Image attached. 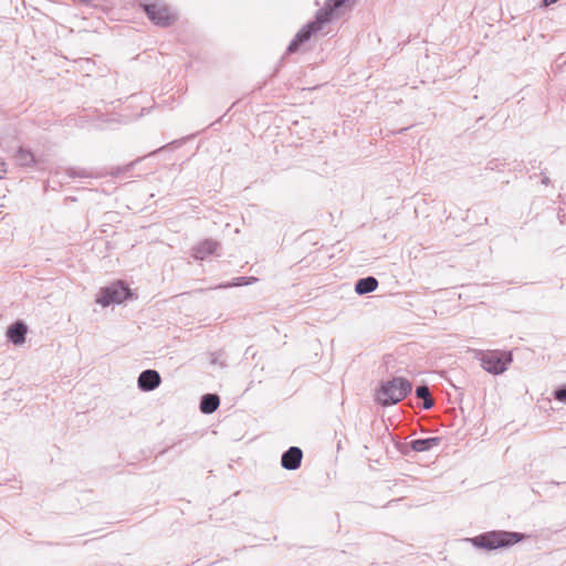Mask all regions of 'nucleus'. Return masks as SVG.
<instances>
[{
    "label": "nucleus",
    "mask_w": 566,
    "mask_h": 566,
    "mask_svg": "<svg viewBox=\"0 0 566 566\" xmlns=\"http://www.w3.org/2000/svg\"><path fill=\"white\" fill-rule=\"evenodd\" d=\"M161 384L160 374L155 369L143 370L137 378V387L143 392H149Z\"/></svg>",
    "instance_id": "nucleus-7"
},
{
    "label": "nucleus",
    "mask_w": 566,
    "mask_h": 566,
    "mask_svg": "<svg viewBox=\"0 0 566 566\" xmlns=\"http://www.w3.org/2000/svg\"><path fill=\"white\" fill-rule=\"evenodd\" d=\"M528 164H530L528 170H535V169L539 168V166H541V161H537L536 159L530 160Z\"/></svg>",
    "instance_id": "nucleus-22"
},
{
    "label": "nucleus",
    "mask_w": 566,
    "mask_h": 566,
    "mask_svg": "<svg viewBox=\"0 0 566 566\" xmlns=\"http://www.w3.org/2000/svg\"><path fill=\"white\" fill-rule=\"evenodd\" d=\"M138 7L157 27L167 28L177 20V13L164 0H138Z\"/></svg>",
    "instance_id": "nucleus-4"
},
{
    "label": "nucleus",
    "mask_w": 566,
    "mask_h": 566,
    "mask_svg": "<svg viewBox=\"0 0 566 566\" xmlns=\"http://www.w3.org/2000/svg\"><path fill=\"white\" fill-rule=\"evenodd\" d=\"M258 279L254 276H237L231 280V282L226 284H220L219 287H238L249 285L253 282H256Z\"/></svg>",
    "instance_id": "nucleus-16"
},
{
    "label": "nucleus",
    "mask_w": 566,
    "mask_h": 566,
    "mask_svg": "<svg viewBox=\"0 0 566 566\" xmlns=\"http://www.w3.org/2000/svg\"><path fill=\"white\" fill-rule=\"evenodd\" d=\"M220 406V397L217 394H205L200 398L199 410L203 415L213 413Z\"/></svg>",
    "instance_id": "nucleus-13"
},
{
    "label": "nucleus",
    "mask_w": 566,
    "mask_h": 566,
    "mask_svg": "<svg viewBox=\"0 0 566 566\" xmlns=\"http://www.w3.org/2000/svg\"><path fill=\"white\" fill-rule=\"evenodd\" d=\"M557 217L559 219V222L563 224L565 222L564 218L566 217V214L564 213V211L562 209L558 211Z\"/></svg>",
    "instance_id": "nucleus-25"
},
{
    "label": "nucleus",
    "mask_w": 566,
    "mask_h": 566,
    "mask_svg": "<svg viewBox=\"0 0 566 566\" xmlns=\"http://www.w3.org/2000/svg\"><path fill=\"white\" fill-rule=\"evenodd\" d=\"M8 172L7 163L0 159V180L4 178V175Z\"/></svg>",
    "instance_id": "nucleus-20"
},
{
    "label": "nucleus",
    "mask_w": 566,
    "mask_h": 566,
    "mask_svg": "<svg viewBox=\"0 0 566 566\" xmlns=\"http://www.w3.org/2000/svg\"><path fill=\"white\" fill-rule=\"evenodd\" d=\"M489 168L493 169V161H489Z\"/></svg>",
    "instance_id": "nucleus-27"
},
{
    "label": "nucleus",
    "mask_w": 566,
    "mask_h": 566,
    "mask_svg": "<svg viewBox=\"0 0 566 566\" xmlns=\"http://www.w3.org/2000/svg\"><path fill=\"white\" fill-rule=\"evenodd\" d=\"M303 460V451L300 447L292 446L282 453L281 467L287 471L297 470Z\"/></svg>",
    "instance_id": "nucleus-8"
},
{
    "label": "nucleus",
    "mask_w": 566,
    "mask_h": 566,
    "mask_svg": "<svg viewBox=\"0 0 566 566\" xmlns=\"http://www.w3.org/2000/svg\"><path fill=\"white\" fill-rule=\"evenodd\" d=\"M398 451L403 454V455H409L410 451H412L411 447H410V442L409 443H397L396 444Z\"/></svg>",
    "instance_id": "nucleus-19"
},
{
    "label": "nucleus",
    "mask_w": 566,
    "mask_h": 566,
    "mask_svg": "<svg viewBox=\"0 0 566 566\" xmlns=\"http://www.w3.org/2000/svg\"><path fill=\"white\" fill-rule=\"evenodd\" d=\"M552 395L557 401L566 403V384L557 386Z\"/></svg>",
    "instance_id": "nucleus-17"
},
{
    "label": "nucleus",
    "mask_w": 566,
    "mask_h": 566,
    "mask_svg": "<svg viewBox=\"0 0 566 566\" xmlns=\"http://www.w3.org/2000/svg\"><path fill=\"white\" fill-rule=\"evenodd\" d=\"M412 391V382L401 376L379 382L375 400L381 406H394L403 400Z\"/></svg>",
    "instance_id": "nucleus-3"
},
{
    "label": "nucleus",
    "mask_w": 566,
    "mask_h": 566,
    "mask_svg": "<svg viewBox=\"0 0 566 566\" xmlns=\"http://www.w3.org/2000/svg\"><path fill=\"white\" fill-rule=\"evenodd\" d=\"M379 283L375 276L368 275L355 282V292L358 295H366L377 290Z\"/></svg>",
    "instance_id": "nucleus-12"
},
{
    "label": "nucleus",
    "mask_w": 566,
    "mask_h": 566,
    "mask_svg": "<svg viewBox=\"0 0 566 566\" xmlns=\"http://www.w3.org/2000/svg\"><path fill=\"white\" fill-rule=\"evenodd\" d=\"M66 175L71 178H76V177H87L88 175L85 172L84 169H78V168H69L66 170Z\"/></svg>",
    "instance_id": "nucleus-18"
},
{
    "label": "nucleus",
    "mask_w": 566,
    "mask_h": 566,
    "mask_svg": "<svg viewBox=\"0 0 566 566\" xmlns=\"http://www.w3.org/2000/svg\"><path fill=\"white\" fill-rule=\"evenodd\" d=\"M526 538L524 533L493 530L483 532L473 537H465L462 541L470 543L474 548L485 552L506 549Z\"/></svg>",
    "instance_id": "nucleus-2"
},
{
    "label": "nucleus",
    "mask_w": 566,
    "mask_h": 566,
    "mask_svg": "<svg viewBox=\"0 0 566 566\" xmlns=\"http://www.w3.org/2000/svg\"><path fill=\"white\" fill-rule=\"evenodd\" d=\"M28 331V325L19 319L8 326L6 335L10 343L22 345L25 343Z\"/></svg>",
    "instance_id": "nucleus-11"
},
{
    "label": "nucleus",
    "mask_w": 566,
    "mask_h": 566,
    "mask_svg": "<svg viewBox=\"0 0 566 566\" xmlns=\"http://www.w3.org/2000/svg\"><path fill=\"white\" fill-rule=\"evenodd\" d=\"M133 297V291L123 281H115L99 290L96 295V303L103 307L112 304H122Z\"/></svg>",
    "instance_id": "nucleus-5"
},
{
    "label": "nucleus",
    "mask_w": 566,
    "mask_h": 566,
    "mask_svg": "<svg viewBox=\"0 0 566 566\" xmlns=\"http://www.w3.org/2000/svg\"><path fill=\"white\" fill-rule=\"evenodd\" d=\"M541 174L543 175L542 184L545 185V186H548L549 182H551L549 177L545 176L543 172H541Z\"/></svg>",
    "instance_id": "nucleus-26"
},
{
    "label": "nucleus",
    "mask_w": 566,
    "mask_h": 566,
    "mask_svg": "<svg viewBox=\"0 0 566 566\" xmlns=\"http://www.w3.org/2000/svg\"><path fill=\"white\" fill-rule=\"evenodd\" d=\"M452 387L455 389V391H458V399H462L463 397V392H462V388L461 387H458L455 385H452Z\"/></svg>",
    "instance_id": "nucleus-24"
},
{
    "label": "nucleus",
    "mask_w": 566,
    "mask_h": 566,
    "mask_svg": "<svg viewBox=\"0 0 566 566\" xmlns=\"http://www.w3.org/2000/svg\"><path fill=\"white\" fill-rule=\"evenodd\" d=\"M480 360L485 371L492 375H501L509 369L513 357L510 352L491 350L482 354Z\"/></svg>",
    "instance_id": "nucleus-6"
},
{
    "label": "nucleus",
    "mask_w": 566,
    "mask_h": 566,
    "mask_svg": "<svg viewBox=\"0 0 566 566\" xmlns=\"http://www.w3.org/2000/svg\"><path fill=\"white\" fill-rule=\"evenodd\" d=\"M415 395L417 398L422 399L421 408L424 410H429L433 407V400L431 398V392L429 386L427 384H421L416 387Z\"/></svg>",
    "instance_id": "nucleus-15"
},
{
    "label": "nucleus",
    "mask_w": 566,
    "mask_h": 566,
    "mask_svg": "<svg viewBox=\"0 0 566 566\" xmlns=\"http://www.w3.org/2000/svg\"><path fill=\"white\" fill-rule=\"evenodd\" d=\"M180 145H181V142H180V140H174L172 143H169V144H167V145H165V146L160 147L158 150H163V149L169 148V147H171V146H174V147H178V146H180Z\"/></svg>",
    "instance_id": "nucleus-21"
},
{
    "label": "nucleus",
    "mask_w": 566,
    "mask_h": 566,
    "mask_svg": "<svg viewBox=\"0 0 566 566\" xmlns=\"http://www.w3.org/2000/svg\"><path fill=\"white\" fill-rule=\"evenodd\" d=\"M440 441V437L418 438L410 441V447L415 452H426L439 446Z\"/></svg>",
    "instance_id": "nucleus-14"
},
{
    "label": "nucleus",
    "mask_w": 566,
    "mask_h": 566,
    "mask_svg": "<svg viewBox=\"0 0 566 566\" xmlns=\"http://www.w3.org/2000/svg\"><path fill=\"white\" fill-rule=\"evenodd\" d=\"M12 158L19 167L23 168L34 167L39 163V158L34 151L24 145L18 146L14 149Z\"/></svg>",
    "instance_id": "nucleus-9"
},
{
    "label": "nucleus",
    "mask_w": 566,
    "mask_h": 566,
    "mask_svg": "<svg viewBox=\"0 0 566 566\" xmlns=\"http://www.w3.org/2000/svg\"><path fill=\"white\" fill-rule=\"evenodd\" d=\"M220 243L214 239H205L192 247L191 252L195 260H205L216 253Z\"/></svg>",
    "instance_id": "nucleus-10"
},
{
    "label": "nucleus",
    "mask_w": 566,
    "mask_h": 566,
    "mask_svg": "<svg viewBox=\"0 0 566 566\" xmlns=\"http://www.w3.org/2000/svg\"><path fill=\"white\" fill-rule=\"evenodd\" d=\"M349 0H326L323 8L315 13L314 20L303 25L291 40L286 48L287 54H294L300 51L302 45L311 40L323 27L329 23L337 11L348 3Z\"/></svg>",
    "instance_id": "nucleus-1"
},
{
    "label": "nucleus",
    "mask_w": 566,
    "mask_h": 566,
    "mask_svg": "<svg viewBox=\"0 0 566 566\" xmlns=\"http://www.w3.org/2000/svg\"><path fill=\"white\" fill-rule=\"evenodd\" d=\"M559 0H542L541 7L548 8V7H551L552 4H555Z\"/></svg>",
    "instance_id": "nucleus-23"
}]
</instances>
